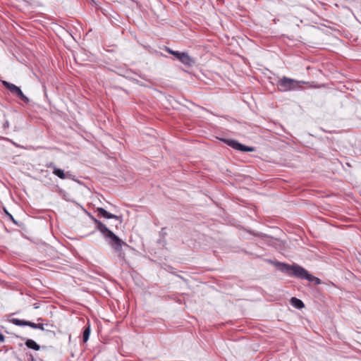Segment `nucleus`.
Here are the masks:
<instances>
[{
    "label": "nucleus",
    "mask_w": 361,
    "mask_h": 361,
    "mask_svg": "<svg viewBox=\"0 0 361 361\" xmlns=\"http://www.w3.org/2000/svg\"><path fill=\"white\" fill-rule=\"evenodd\" d=\"M90 218L95 224V229L102 233L105 240L118 254V258L123 261H126L125 251L130 249V246L119 238L102 221L97 219L93 216H90Z\"/></svg>",
    "instance_id": "f257e3e1"
},
{
    "label": "nucleus",
    "mask_w": 361,
    "mask_h": 361,
    "mask_svg": "<svg viewBox=\"0 0 361 361\" xmlns=\"http://www.w3.org/2000/svg\"><path fill=\"white\" fill-rule=\"evenodd\" d=\"M267 262L277 267L282 273L286 274L290 276L303 279L305 274H307V270L298 264L290 265L272 259H267Z\"/></svg>",
    "instance_id": "f03ea898"
},
{
    "label": "nucleus",
    "mask_w": 361,
    "mask_h": 361,
    "mask_svg": "<svg viewBox=\"0 0 361 361\" xmlns=\"http://www.w3.org/2000/svg\"><path fill=\"white\" fill-rule=\"evenodd\" d=\"M300 83H305V82L283 77L277 82V87L281 92L296 90L300 87Z\"/></svg>",
    "instance_id": "7ed1b4c3"
},
{
    "label": "nucleus",
    "mask_w": 361,
    "mask_h": 361,
    "mask_svg": "<svg viewBox=\"0 0 361 361\" xmlns=\"http://www.w3.org/2000/svg\"><path fill=\"white\" fill-rule=\"evenodd\" d=\"M226 142L228 146L231 147L234 149L240 152H253L255 150L254 147L244 145L234 140H227Z\"/></svg>",
    "instance_id": "20e7f679"
},
{
    "label": "nucleus",
    "mask_w": 361,
    "mask_h": 361,
    "mask_svg": "<svg viewBox=\"0 0 361 361\" xmlns=\"http://www.w3.org/2000/svg\"><path fill=\"white\" fill-rule=\"evenodd\" d=\"M95 212L97 213V215L99 217L116 219V220H118L120 221V223L122 221L121 216L112 214L108 212L106 210H105L102 207H97L96 209Z\"/></svg>",
    "instance_id": "39448f33"
},
{
    "label": "nucleus",
    "mask_w": 361,
    "mask_h": 361,
    "mask_svg": "<svg viewBox=\"0 0 361 361\" xmlns=\"http://www.w3.org/2000/svg\"><path fill=\"white\" fill-rule=\"evenodd\" d=\"M10 322L16 326H28L32 329H37V324L31 322L30 321L13 318L10 320Z\"/></svg>",
    "instance_id": "423d86ee"
},
{
    "label": "nucleus",
    "mask_w": 361,
    "mask_h": 361,
    "mask_svg": "<svg viewBox=\"0 0 361 361\" xmlns=\"http://www.w3.org/2000/svg\"><path fill=\"white\" fill-rule=\"evenodd\" d=\"M180 61H181L183 64L187 66H192L194 63L193 60L191 59V57L186 53L182 52L179 58Z\"/></svg>",
    "instance_id": "0eeeda50"
},
{
    "label": "nucleus",
    "mask_w": 361,
    "mask_h": 361,
    "mask_svg": "<svg viewBox=\"0 0 361 361\" xmlns=\"http://www.w3.org/2000/svg\"><path fill=\"white\" fill-rule=\"evenodd\" d=\"M2 85L8 89L12 94H15L17 90L19 89V87L16 86V85L11 83L9 82H7L6 80L1 81Z\"/></svg>",
    "instance_id": "6e6552de"
},
{
    "label": "nucleus",
    "mask_w": 361,
    "mask_h": 361,
    "mask_svg": "<svg viewBox=\"0 0 361 361\" xmlns=\"http://www.w3.org/2000/svg\"><path fill=\"white\" fill-rule=\"evenodd\" d=\"M53 173L61 179H65L66 178L69 177L68 173H66L63 170L59 169L57 167H54V171H53Z\"/></svg>",
    "instance_id": "1a4fd4ad"
},
{
    "label": "nucleus",
    "mask_w": 361,
    "mask_h": 361,
    "mask_svg": "<svg viewBox=\"0 0 361 361\" xmlns=\"http://www.w3.org/2000/svg\"><path fill=\"white\" fill-rule=\"evenodd\" d=\"M25 345L30 349H33L35 350H39L40 349L39 345H38L35 341L32 339H27L25 341Z\"/></svg>",
    "instance_id": "9d476101"
},
{
    "label": "nucleus",
    "mask_w": 361,
    "mask_h": 361,
    "mask_svg": "<svg viewBox=\"0 0 361 361\" xmlns=\"http://www.w3.org/2000/svg\"><path fill=\"white\" fill-rule=\"evenodd\" d=\"M291 304L298 309L302 308L305 305L302 301L300 299H298L296 298H291Z\"/></svg>",
    "instance_id": "9b49d317"
},
{
    "label": "nucleus",
    "mask_w": 361,
    "mask_h": 361,
    "mask_svg": "<svg viewBox=\"0 0 361 361\" xmlns=\"http://www.w3.org/2000/svg\"><path fill=\"white\" fill-rule=\"evenodd\" d=\"M90 335V325H88L84 328V330L82 332V341L84 343H86L88 341Z\"/></svg>",
    "instance_id": "f8f14e48"
},
{
    "label": "nucleus",
    "mask_w": 361,
    "mask_h": 361,
    "mask_svg": "<svg viewBox=\"0 0 361 361\" xmlns=\"http://www.w3.org/2000/svg\"><path fill=\"white\" fill-rule=\"evenodd\" d=\"M15 95H16L18 97H19L23 102H25V103H28L30 102V99H28L27 97H26L23 92L21 91L20 88L19 87V89L17 90V92L14 94Z\"/></svg>",
    "instance_id": "ddd939ff"
},
{
    "label": "nucleus",
    "mask_w": 361,
    "mask_h": 361,
    "mask_svg": "<svg viewBox=\"0 0 361 361\" xmlns=\"http://www.w3.org/2000/svg\"><path fill=\"white\" fill-rule=\"evenodd\" d=\"M304 279H307L309 281L312 282L314 281L315 277L314 276L311 275L310 274H309L308 271H307V274H305V276L304 277Z\"/></svg>",
    "instance_id": "4468645a"
},
{
    "label": "nucleus",
    "mask_w": 361,
    "mask_h": 361,
    "mask_svg": "<svg viewBox=\"0 0 361 361\" xmlns=\"http://www.w3.org/2000/svg\"><path fill=\"white\" fill-rule=\"evenodd\" d=\"M171 54L174 55L177 59H178L179 56H180V54H182V52H179L178 51H171Z\"/></svg>",
    "instance_id": "2eb2a0df"
},
{
    "label": "nucleus",
    "mask_w": 361,
    "mask_h": 361,
    "mask_svg": "<svg viewBox=\"0 0 361 361\" xmlns=\"http://www.w3.org/2000/svg\"><path fill=\"white\" fill-rule=\"evenodd\" d=\"M47 167L51 168L53 169V171H54V167H56V166H55V164L53 162H51L49 164H47Z\"/></svg>",
    "instance_id": "dca6fc26"
},
{
    "label": "nucleus",
    "mask_w": 361,
    "mask_h": 361,
    "mask_svg": "<svg viewBox=\"0 0 361 361\" xmlns=\"http://www.w3.org/2000/svg\"><path fill=\"white\" fill-rule=\"evenodd\" d=\"M37 329L40 330H44V324H37Z\"/></svg>",
    "instance_id": "f3484780"
},
{
    "label": "nucleus",
    "mask_w": 361,
    "mask_h": 361,
    "mask_svg": "<svg viewBox=\"0 0 361 361\" xmlns=\"http://www.w3.org/2000/svg\"><path fill=\"white\" fill-rule=\"evenodd\" d=\"M5 337L3 334H0V342H4Z\"/></svg>",
    "instance_id": "a211bd4d"
},
{
    "label": "nucleus",
    "mask_w": 361,
    "mask_h": 361,
    "mask_svg": "<svg viewBox=\"0 0 361 361\" xmlns=\"http://www.w3.org/2000/svg\"><path fill=\"white\" fill-rule=\"evenodd\" d=\"M314 281L315 282L316 284H319L320 283V279L317 278V277H315Z\"/></svg>",
    "instance_id": "6ab92c4d"
},
{
    "label": "nucleus",
    "mask_w": 361,
    "mask_h": 361,
    "mask_svg": "<svg viewBox=\"0 0 361 361\" xmlns=\"http://www.w3.org/2000/svg\"><path fill=\"white\" fill-rule=\"evenodd\" d=\"M8 126H9V123H8V121H6V122L4 124V128H7V127H8Z\"/></svg>",
    "instance_id": "aec40b11"
},
{
    "label": "nucleus",
    "mask_w": 361,
    "mask_h": 361,
    "mask_svg": "<svg viewBox=\"0 0 361 361\" xmlns=\"http://www.w3.org/2000/svg\"><path fill=\"white\" fill-rule=\"evenodd\" d=\"M166 50H167V51H168L169 53H170V54H171V51H173V50H171V49L170 48H169V47H166Z\"/></svg>",
    "instance_id": "412c9836"
},
{
    "label": "nucleus",
    "mask_w": 361,
    "mask_h": 361,
    "mask_svg": "<svg viewBox=\"0 0 361 361\" xmlns=\"http://www.w3.org/2000/svg\"><path fill=\"white\" fill-rule=\"evenodd\" d=\"M10 217L13 219V221H14L13 218V216H11V214H9Z\"/></svg>",
    "instance_id": "4be33fe9"
}]
</instances>
